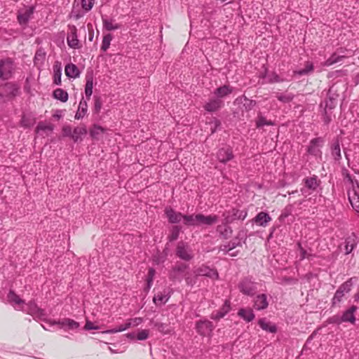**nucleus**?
Segmentation results:
<instances>
[{
	"mask_svg": "<svg viewBox=\"0 0 359 359\" xmlns=\"http://www.w3.org/2000/svg\"><path fill=\"white\" fill-rule=\"evenodd\" d=\"M216 231L224 239L230 238L233 233V229L229 226V224H224V220H222V224L217 226Z\"/></svg>",
	"mask_w": 359,
	"mask_h": 359,
	"instance_id": "nucleus-25",
	"label": "nucleus"
},
{
	"mask_svg": "<svg viewBox=\"0 0 359 359\" xmlns=\"http://www.w3.org/2000/svg\"><path fill=\"white\" fill-rule=\"evenodd\" d=\"M218 217L216 215H205L202 213L184 215L183 224L187 227L209 226L217 223Z\"/></svg>",
	"mask_w": 359,
	"mask_h": 359,
	"instance_id": "nucleus-1",
	"label": "nucleus"
},
{
	"mask_svg": "<svg viewBox=\"0 0 359 359\" xmlns=\"http://www.w3.org/2000/svg\"><path fill=\"white\" fill-rule=\"evenodd\" d=\"M358 243V239L355 233H353L351 236H348L345 240V254H350L356 247Z\"/></svg>",
	"mask_w": 359,
	"mask_h": 359,
	"instance_id": "nucleus-27",
	"label": "nucleus"
},
{
	"mask_svg": "<svg viewBox=\"0 0 359 359\" xmlns=\"http://www.w3.org/2000/svg\"><path fill=\"white\" fill-rule=\"evenodd\" d=\"M325 140L321 137H315L309 142L306 148V152L316 158H322L321 148L324 144Z\"/></svg>",
	"mask_w": 359,
	"mask_h": 359,
	"instance_id": "nucleus-8",
	"label": "nucleus"
},
{
	"mask_svg": "<svg viewBox=\"0 0 359 359\" xmlns=\"http://www.w3.org/2000/svg\"><path fill=\"white\" fill-rule=\"evenodd\" d=\"M231 310V304L229 300H225L222 306L218 310L211 314V319L219 320L224 318Z\"/></svg>",
	"mask_w": 359,
	"mask_h": 359,
	"instance_id": "nucleus-21",
	"label": "nucleus"
},
{
	"mask_svg": "<svg viewBox=\"0 0 359 359\" xmlns=\"http://www.w3.org/2000/svg\"><path fill=\"white\" fill-rule=\"evenodd\" d=\"M70 32L67 34V42L68 46L74 49L80 48L79 41L78 39L77 29L75 25H69Z\"/></svg>",
	"mask_w": 359,
	"mask_h": 359,
	"instance_id": "nucleus-16",
	"label": "nucleus"
},
{
	"mask_svg": "<svg viewBox=\"0 0 359 359\" xmlns=\"http://www.w3.org/2000/svg\"><path fill=\"white\" fill-rule=\"evenodd\" d=\"M328 323L332 324H340L343 322L341 321V317L339 318L337 316H334L328 319Z\"/></svg>",
	"mask_w": 359,
	"mask_h": 359,
	"instance_id": "nucleus-64",
	"label": "nucleus"
},
{
	"mask_svg": "<svg viewBox=\"0 0 359 359\" xmlns=\"http://www.w3.org/2000/svg\"><path fill=\"white\" fill-rule=\"evenodd\" d=\"M35 7L34 6L26 7L18 11L17 20L21 26H27L34 13Z\"/></svg>",
	"mask_w": 359,
	"mask_h": 359,
	"instance_id": "nucleus-10",
	"label": "nucleus"
},
{
	"mask_svg": "<svg viewBox=\"0 0 359 359\" xmlns=\"http://www.w3.org/2000/svg\"><path fill=\"white\" fill-rule=\"evenodd\" d=\"M112 38H113V36L111 34H105L103 36L102 45H101V48H100L102 51L105 52L107 50V49L109 48Z\"/></svg>",
	"mask_w": 359,
	"mask_h": 359,
	"instance_id": "nucleus-48",
	"label": "nucleus"
},
{
	"mask_svg": "<svg viewBox=\"0 0 359 359\" xmlns=\"http://www.w3.org/2000/svg\"><path fill=\"white\" fill-rule=\"evenodd\" d=\"M51 325H57L60 329L65 330H76L79 328L80 324L71 318H62L58 320H53L50 322Z\"/></svg>",
	"mask_w": 359,
	"mask_h": 359,
	"instance_id": "nucleus-13",
	"label": "nucleus"
},
{
	"mask_svg": "<svg viewBox=\"0 0 359 359\" xmlns=\"http://www.w3.org/2000/svg\"><path fill=\"white\" fill-rule=\"evenodd\" d=\"M189 266L182 262H177L168 272V278L172 282L180 283L187 275Z\"/></svg>",
	"mask_w": 359,
	"mask_h": 359,
	"instance_id": "nucleus-3",
	"label": "nucleus"
},
{
	"mask_svg": "<svg viewBox=\"0 0 359 359\" xmlns=\"http://www.w3.org/2000/svg\"><path fill=\"white\" fill-rule=\"evenodd\" d=\"M62 67L59 62H55L53 65V83L56 85H61Z\"/></svg>",
	"mask_w": 359,
	"mask_h": 359,
	"instance_id": "nucleus-35",
	"label": "nucleus"
},
{
	"mask_svg": "<svg viewBox=\"0 0 359 359\" xmlns=\"http://www.w3.org/2000/svg\"><path fill=\"white\" fill-rule=\"evenodd\" d=\"M165 214L168 218V222L170 224H178L182 219L183 220L184 215V214L177 212L172 208H166Z\"/></svg>",
	"mask_w": 359,
	"mask_h": 359,
	"instance_id": "nucleus-19",
	"label": "nucleus"
},
{
	"mask_svg": "<svg viewBox=\"0 0 359 359\" xmlns=\"http://www.w3.org/2000/svg\"><path fill=\"white\" fill-rule=\"evenodd\" d=\"M243 107L246 111H250L256 105L255 100H250L245 95L243 96Z\"/></svg>",
	"mask_w": 359,
	"mask_h": 359,
	"instance_id": "nucleus-52",
	"label": "nucleus"
},
{
	"mask_svg": "<svg viewBox=\"0 0 359 359\" xmlns=\"http://www.w3.org/2000/svg\"><path fill=\"white\" fill-rule=\"evenodd\" d=\"M176 255L181 259L189 262L194 257L191 250L187 244L180 242L175 250Z\"/></svg>",
	"mask_w": 359,
	"mask_h": 359,
	"instance_id": "nucleus-14",
	"label": "nucleus"
},
{
	"mask_svg": "<svg viewBox=\"0 0 359 359\" xmlns=\"http://www.w3.org/2000/svg\"><path fill=\"white\" fill-rule=\"evenodd\" d=\"M104 132V128L97 124H94L93 128L90 130V136L94 138L97 139V136Z\"/></svg>",
	"mask_w": 359,
	"mask_h": 359,
	"instance_id": "nucleus-53",
	"label": "nucleus"
},
{
	"mask_svg": "<svg viewBox=\"0 0 359 359\" xmlns=\"http://www.w3.org/2000/svg\"><path fill=\"white\" fill-rule=\"evenodd\" d=\"M224 107V102L217 98L213 97L210 98L208 102H207L203 108L205 111L208 112H215Z\"/></svg>",
	"mask_w": 359,
	"mask_h": 359,
	"instance_id": "nucleus-18",
	"label": "nucleus"
},
{
	"mask_svg": "<svg viewBox=\"0 0 359 359\" xmlns=\"http://www.w3.org/2000/svg\"><path fill=\"white\" fill-rule=\"evenodd\" d=\"M344 57L343 55H339L336 53H334L327 60H326L322 65L325 67L331 66L335 63H337Z\"/></svg>",
	"mask_w": 359,
	"mask_h": 359,
	"instance_id": "nucleus-44",
	"label": "nucleus"
},
{
	"mask_svg": "<svg viewBox=\"0 0 359 359\" xmlns=\"http://www.w3.org/2000/svg\"><path fill=\"white\" fill-rule=\"evenodd\" d=\"M198 276L196 274L194 276L190 273L189 271L187 273L186 276L184 277L186 284L188 286L193 287L197 283Z\"/></svg>",
	"mask_w": 359,
	"mask_h": 359,
	"instance_id": "nucleus-51",
	"label": "nucleus"
},
{
	"mask_svg": "<svg viewBox=\"0 0 359 359\" xmlns=\"http://www.w3.org/2000/svg\"><path fill=\"white\" fill-rule=\"evenodd\" d=\"M54 129V126L53 124H45L43 122H39L36 126V132L39 133L40 131H48L52 132Z\"/></svg>",
	"mask_w": 359,
	"mask_h": 359,
	"instance_id": "nucleus-50",
	"label": "nucleus"
},
{
	"mask_svg": "<svg viewBox=\"0 0 359 359\" xmlns=\"http://www.w3.org/2000/svg\"><path fill=\"white\" fill-rule=\"evenodd\" d=\"M102 20L103 28L107 31H114L121 27V25L118 23H114L115 20L112 18L108 19L104 16H102Z\"/></svg>",
	"mask_w": 359,
	"mask_h": 359,
	"instance_id": "nucleus-31",
	"label": "nucleus"
},
{
	"mask_svg": "<svg viewBox=\"0 0 359 359\" xmlns=\"http://www.w3.org/2000/svg\"><path fill=\"white\" fill-rule=\"evenodd\" d=\"M342 175L345 180H346L349 183H354L353 178L349 173L348 170L346 168H343L341 171Z\"/></svg>",
	"mask_w": 359,
	"mask_h": 359,
	"instance_id": "nucleus-60",
	"label": "nucleus"
},
{
	"mask_svg": "<svg viewBox=\"0 0 359 359\" xmlns=\"http://www.w3.org/2000/svg\"><path fill=\"white\" fill-rule=\"evenodd\" d=\"M258 324L260 327L270 333H276L277 332V327L276 325L271 324L270 322L266 320L265 318H261L258 321Z\"/></svg>",
	"mask_w": 359,
	"mask_h": 359,
	"instance_id": "nucleus-37",
	"label": "nucleus"
},
{
	"mask_svg": "<svg viewBox=\"0 0 359 359\" xmlns=\"http://www.w3.org/2000/svg\"><path fill=\"white\" fill-rule=\"evenodd\" d=\"M218 161L224 164L231 161L234 158L233 149L230 147L220 148L217 153Z\"/></svg>",
	"mask_w": 359,
	"mask_h": 359,
	"instance_id": "nucleus-17",
	"label": "nucleus"
},
{
	"mask_svg": "<svg viewBox=\"0 0 359 359\" xmlns=\"http://www.w3.org/2000/svg\"><path fill=\"white\" fill-rule=\"evenodd\" d=\"M348 198L353 208L357 212H359V192H356L355 190L349 191L348 192Z\"/></svg>",
	"mask_w": 359,
	"mask_h": 359,
	"instance_id": "nucleus-32",
	"label": "nucleus"
},
{
	"mask_svg": "<svg viewBox=\"0 0 359 359\" xmlns=\"http://www.w3.org/2000/svg\"><path fill=\"white\" fill-rule=\"evenodd\" d=\"M276 97L283 103H289L292 101L294 95L292 93H277Z\"/></svg>",
	"mask_w": 359,
	"mask_h": 359,
	"instance_id": "nucleus-47",
	"label": "nucleus"
},
{
	"mask_svg": "<svg viewBox=\"0 0 359 359\" xmlns=\"http://www.w3.org/2000/svg\"><path fill=\"white\" fill-rule=\"evenodd\" d=\"M131 325H132L131 322H127L124 325H121L120 326H118L117 327L103 331L102 333L114 334V333H116V332H123V331H125V330H128V328H130L131 327Z\"/></svg>",
	"mask_w": 359,
	"mask_h": 359,
	"instance_id": "nucleus-46",
	"label": "nucleus"
},
{
	"mask_svg": "<svg viewBox=\"0 0 359 359\" xmlns=\"http://www.w3.org/2000/svg\"><path fill=\"white\" fill-rule=\"evenodd\" d=\"M157 330L163 333H167L168 332V325L166 324L162 323H157L155 325Z\"/></svg>",
	"mask_w": 359,
	"mask_h": 359,
	"instance_id": "nucleus-62",
	"label": "nucleus"
},
{
	"mask_svg": "<svg viewBox=\"0 0 359 359\" xmlns=\"http://www.w3.org/2000/svg\"><path fill=\"white\" fill-rule=\"evenodd\" d=\"M304 187L300 189L301 194L307 197L311 193L316 191L321 184V181L317 175L306 177L303 180Z\"/></svg>",
	"mask_w": 359,
	"mask_h": 359,
	"instance_id": "nucleus-6",
	"label": "nucleus"
},
{
	"mask_svg": "<svg viewBox=\"0 0 359 359\" xmlns=\"http://www.w3.org/2000/svg\"><path fill=\"white\" fill-rule=\"evenodd\" d=\"M297 245H298V248L300 251V259L301 260H303L306 258L309 259L310 257L313 256L311 254H307L306 250L302 248L300 243H298Z\"/></svg>",
	"mask_w": 359,
	"mask_h": 359,
	"instance_id": "nucleus-56",
	"label": "nucleus"
},
{
	"mask_svg": "<svg viewBox=\"0 0 359 359\" xmlns=\"http://www.w3.org/2000/svg\"><path fill=\"white\" fill-rule=\"evenodd\" d=\"M238 316L246 322L249 323L254 320L255 316L251 309H240L238 311Z\"/></svg>",
	"mask_w": 359,
	"mask_h": 359,
	"instance_id": "nucleus-34",
	"label": "nucleus"
},
{
	"mask_svg": "<svg viewBox=\"0 0 359 359\" xmlns=\"http://www.w3.org/2000/svg\"><path fill=\"white\" fill-rule=\"evenodd\" d=\"M6 95L9 97H15L20 95V88L15 83H6L4 85Z\"/></svg>",
	"mask_w": 359,
	"mask_h": 359,
	"instance_id": "nucleus-26",
	"label": "nucleus"
},
{
	"mask_svg": "<svg viewBox=\"0 0 359 359\" xmlns=\"http://www.w3.org/2000/svg\"><path fill=\"white\" fill-rule=\"evenodd\" d=\"M86 83L85 86V95L88 100L90 99L93 88V76L92 74H87L86 76Z\"/></svg>",
	"mask_w": 359,
	"mask_h": 359,
	"instance_id": "nucleus-36",
	"label": "nucleus"
},
{
	"mask_svg": "<svg viewBox=\"0 0 359 359\" xmlns=\"http://www.w3.org/2000/svg\"><path fill=\"white\" fill-rule=\"evenodd\" d=\"M271 219L269 213L260 212L253 218L252 222L258 226L265 227Z\"/></svg>",
	"mask_w": 359,
	"mask_h": 359,
	"instance_id": "nucleus-23",
	"label": "nucleus"
},
{
	"mask_svg": "<svg viewBox=\"0 0 359 359\" xmlns=\"http://www.w3.org/2000/svg\"><path fill=\"white\" fill-rule=\"evenodd\" d=\"M196 330L201 336H206L214 329L212 323L208 320H201L196 323Z\"/></svg>",
	"mask_w": 359,
	"mask_h": 359,
	"instance_id": "nucleus-15",
	"label": "nucleus"
},
{
	"mask_svg": "<svg viewBox=\"0 0 359 359\" xmlns=\"http://www.w3.org/2000/svg\"><path fill=\"white\" fill-rule=\"evenodd\" d=\"M168 299L169 296L160 292L154 297L153 301L156 305H161L165 304Z\"/></svg>",
	"mask_w": 359,
	"mask_h": 359,
	"instance_id": "nucleus-49",
	"label": "nucleus"
},
{
	"mask_svg": "<svg viewBox=\"0 0 359 359\" xmlns=\"http://www.w3.org/2000/svg\"><path fill=\"white\" fill-rule=\"evenodd\" d=\"M269 306L267 295L266 294H260L256 296L254 299V308L260 311L266 309Z\"/></svg>",
	"mask_w": 359,
	"mask_h": 359,
	"instance_id": "nucleus-24",
	"label": "nucleus"
},
{
	"mask_svg": "<svg viewBox=\"0 0 359 359\" xmlns=\"http://www.w3.org/2000/svg\"><path fill=\"white\" fill-rule=\"evenodd\" d=\"M182 230V226L179 225H174L170 229V234L168 236V240L170 242L176 241L180 236V233Z\"/></svg>",
	"mask_w": 359,
	"mask_h": 359,
	"instance_id": "nucleus-45",
	"label": "nucleus"
},
{
	"mask_svg": "<svg viewBox=\"0 0 359 359\" xmlns=\"http://www.w3.org/2000/svg\"><path fill=\"white\" fill-rule=\"evenodd\" d=\"M255 125L257 128H262L265 126H274L275 123L271 120H267L261 112L257 114V117L255 121Z\"/></svg>",
	"mask_w": 359,
	"mask_h": 359,
	"instance_id": "nucleus-39",
	"label": "nucleus"
},
{
	"mask_svg": "<svg viewBox=\"0 0 359 359\" xmlns=\"http://www.w3.org/2000/svg\"><path fill=\"white\" fill-rule=\"evenodd\" d=\"M21 311L32 316L35 320H46L47 314L44 309L38 306L35 300H31L25 304V308L22 306L20 309Z\"/></svg>",
	"mask_w": 359,
	"mask_h": 359,
	"instance_id": "nucleus-2",
	"label": "nucleus"
},
{
	"mask_svg": "<svg viewBox=\"0 0 359 359\" xmlns=\"http://www.w3.org/2000/svg\"><path fill=\"white\" fill-rule=\"evenodd\" d=\"M329 109L324 107L323 119L325 124L328 125L332 121L331 114L328 113Z\"/></svg>",
	"mask_w": 359,
	"mask_h": 359,
	"instance_id": "nucleus-57",
	"label": "nucleus"
},
{
	"mask_svg": "<svg viewBox=\"0 0 359 359\" xmlns=\"http://www.w3.org/2000/svg\"><path fill=\"white\" fill-rule=\"evenodd\" d=\"M194 273L196 276H206L213 280L219 278L218 272L215 269L210 268L204 264L196 267Z\"/></svg>",
	"mask_w": 359,
	"mask_h": 359,
	"instance_id": "nucleus-12",
	"label": "nucleus"
},
{
	"mask_svg": "<svg viewBox=\"0 0 359 359\" xmlns=\"http://www.w3.org/2000/svg\"><path fill=\"white\" fill-rule=\"evenodd\" d=\"M233 91V88L229 85H223L219 88H217L214 90V95L216 97L222 100V98L228 96L231 94Z\"/></svg>",
	"mask_w": 359,
	"mask_h": 359,
	"instance_id": "nucleus-28",
	"label": "nucleus"
},
{
	"mask_svg": "<svg viewBox=\"0 0 359 359\" xmlns=\"http://www.w3.org/2000/svg\"><path fill=\"white\" fill-rule=\"evenodd\" d=\"M245 235L243 231H241L238 233L237 236L233 238L231 241L228 242L229 245L231 248L232 250L235 249L237 247L242 246L243 243H245Z\"/></svg>",
	"mask_w": 359,
	"mask_h": 359,
	"instance_id": "nucleus-30",
	"label": "nucleus"
},
{
	"mask_svg": "<svg viewBox=\"0 0 359 359\" xmlns=\"http://www.w3.org/2000/svg\"><path fill=\"white\" fill-rule=\"evenodd\" d=\"M62 135L64 137H69L72 138V128L69 126H65L62 128Z\"/></svg>",
	"mask_w": 359,
	"mask_h": 359,
	"instance_id": "nucleus-61",
	"label": "nucleus"
},
{
	"mask_svg": "<svg viewBox=\"0 0 359 359\" xmlns=\"http://www.w3.org/2000/svg\"><path fill=\"white\" fill-rule=\"evenodd\" d=\"M239 291L248 296H254L257 292V283L252 280L250 278H243L238 284Z\"/></svg>",
	"mask_w": 359,
	"mask_h": 359,
	"instance_id": "nucleus-7",
	"label": "nucleus"
},
{
	"mask_svg": "<svg viewBox=\"0 0 359 359\" xmlns=\"http://www.w3.org/2000/svg\"><path fill=\"white\" fill-rule=\"evenodd\" d=\"M20 125L25 128H28L33 125V122L29 116L23 114L20 120Z\"/></svg>",
	"mask_w": 359,
	"mask_h": 359,
	"instance_id": "nucleus-54",
	"label": "nucleus"
},
{
	"mask_svg": "<svg viewBox=\"0 0 359 359\" xmlns=\"http://www.w3.org/2000/svg\"><path fill=\"white\" fill-rule=\"evenodd\" d=\"M263 79H266V83H282L286 81L285 79L281 78L278 74L275 72H271V74H266V71L264 74L261 76Z\"/></svg>",
	"mask_w": 359,
	"mask_h": 359,
	"instance_id": "nucleus-33",
	"label": "nucleus"
},
{
	"mask_svg": "<svg viewBox=\"0 0 359 359\" xmlns=\"http://www.w3.org/2000/svg\"><path fill=\"white\" fill-rule=\"evenodd\" d=\"M353 285V278H351L342 283L338 287L331 300V307L333 308L339 305V304L342 302L345 294L349 293L351 290Z\"/></svg>",
	"mask_w": 359,
	"mask_h": 359,
	"instance_id": "nucleus-4",
	"label": "nucleus"
},
{
	"mask_svg": "<svg viewBox=\"0 0 359 359\" xmlns=\"http://www.w3.org/2000/svg\"><path fill=\"white\" fill-rule=\"evenodd\" d=\"M87 111H88L87 102L82 99L79 103V109L75 114V118L77 120L82 118L86 115Z\"/></svg>",
	"mask_w": 359,
	"mask_h": 359,
	"instance_id": "nucleus-41",
	"label": "nucleus"
},
{
	"mask_svg": "<svg viewBox=\"0 0 359 359\" xmlns=\"http://www.w3.org/2000/svg\"><path fill=\"white\" fill-rule=\"evenodd\" d=\"M314 70V66L313 62L306 61L304 64V68L299 70L294 71V74L303 76L311 74Z\"/></svg>",
	"mask_w": 359,
	"mask_h": 359,
	"instance_id": "nucleus-38",
	"label": "nucleus"
},
{
	"mask_svg": "<svg viewBox=\"0 0 359 359\" xmlns=\"http://www.w3.org/2000/svg\"><path fill=\"white\" fill-rule=\"evenodd\" d=\"M13 69L12 59L7 57L0 60V79L1 80L9 79L12 76Z\"/></svg>",
	"mask_w": 359,
	"mask_h": 359,
	"instance_id": "nucleus-9",
	"label": "nucleus"
},
{
	"mask_svg": "<svg viewBox=\"0 0 359 359\" xmlns=\"http://www.w3.org/2000/svg\"><path fill=\"white\" fill-rule=\"evenodd\" d=\"M53 97L55 100H58L62 102H65L68 100V93L67 91L62 88H57L53 93Z\"/></svg>",
	"mask_w": 359,
	"mask_h": 359,
	"instance_id": "nucleus-42",
	"label": "nucleus"
},
{
	"mask_svg": "<svg viewBox=\"0 0 359 359\" xmlns=\"http://www.w3.org/2000/svg\"><path fill=\"white\" fill-rule=\"evenodd\" d=\"M87 134V129L85 126L83 127H76L72 135V139L74 142H77L79 140H81V136Z\"/></svg>",
	"mask_w": 359,
	"mask_h": 359,
	"instance_id": "nucleus-43",
	"label": "nucleus"
},
{
	"mask_svg": "<svg viewBox=\"0 0 359 359\" xmlns=\"http://www.w3.org/2000/svg\"><path fill=\"white\" fill-rule=\"evenodd\" d=\"M339 93L334 85H332L328 90L327 93V99L325 100V107L332 110L334 109L337 104Z\"/></svg>",
	"mask_w": 359,
	"mask_h": 359,
	"instance_id": "nucleus-11",
	"label": "nucleus"
},
{
	"mask_svg": "<svg viewBox=\"0 0 359 359\" xmlns=\"http://www.w3.org/2000/svg\"><path fill=\"white\" fill-rule=\"evenodd\" d=\"M332 158L335 162H339L341 158L340 142L339 138L332 140L330 146Z\"/></svg>",
	"mask_w": 359,
	"mask_h": 359,
	"instance_id": "nucleus-20",
	"label": "nucleus"
},
{
	"mask_svg": "<svg viewBox=\"0 0 359 359\" xmlns=\"http://www.w3.org/2000/svg\"><path fill=\"white\" fill-rule=\"evenodd\" d=\"M95 0H81V4L82 8L86 11L88 12L90 11L94 5Z\"/></svg>",
	"mask_w": 359,
	"mask_h": 359,
	"instance_id": "nucleus-55",
	"label": "nucleus"
},
{
	"mask_svg": "<svg viewBox=\"0 0 359 359\" xmlns=\"http://www.w3.org/2000/svg\"><path fill=\"white\" fill-rule=\"evenodd\" d=\"M149 332L148 330H142L137 334V339L140 341L147 339L149 337Z\"/></svg>",
	"mask_w": 359,
	"mask_h": 359,
	"instance_id": "nucleus-58",
	"label": "nucleus"
},
{
	"mask_svg": "<svg viewBox=\"0 0 359 359\" xmlns=\"http://www.w3.org/2000/svg\"><path fill=\"white\" fill-rule=\"evenodd\" d=\"M8 301L12 304L24 305L25 301L22 299L13 290H11L7 294Z\"/></svg>",
	"mask_w": 359,
	"mask_h": 359,
	"instance_id": "nucleus-40",
	"label": "nucleus"
},
{
	"mask_svg": "<svg viewBox=\"0 0 359 359\" xmlns=\"http://www.w3.org/2000/svg\"><path fill=\"white\" fill-rule=\"evenodd\" d=\"M247 215L248 210L246 209L240 210L236 208H233L222 213L224 223L229 224L236 220H244Z\"/></svg>",
	"mask_w": 359,
	"mask_h": 359,
	"instance_id": "nucleus-5",
	"label": "nucleus"
},
{
	"mask_svg": "<svg viewBox=\"0 0 359 359\" xmlns=\"http://www.w3.org/2000/svg\"><path fill=\"white\" fill-rule=\"evenodd\" d=\"M358 310V306L353 305L349 309L344 311L341 316V321L343 323H351L355 324V312Z\"/></svg>",
	"mask_w": 359,
	"mask_h": 359,
	"instance_id": "nucleus-22",
	"label": "nucleus"
},
{
	"mask_svg": "<svg viewBox=\"0 0 359 359\" xmlns=\"http://www.w3.org/2000/svg\"><path fill=\"white\" fill-rule=\"evenodd\" d=\"M232 250L229 243L221 245L219 247V251L224 252V255L229 253Z\"/></svg>",
	"mask_w": 359,
	"mask_h": 359,
	"instance_id": "nucleus-63",
	"label": "nucleus"
},
{
	"mask_svg": "<svg viewBox=\"0 0 359 359\" xmlns=\"http://www.w3.org/2000/svg\"><path fill=\"white\" fill-rule=\"evenodd\" d=\"M65 72L66 76L68 78H72V79H76V78L79 77L80 74H81L78 67L73 63H69V64L65 66Z\"/></svg>",
	"mask_w": 359,
	"mask_h": 359,
	"instance_id": "nucleus-29",
	"label": "nucleus"
},
{
	"mask_svg": "<svg viewBox=\"0 0 359 359\" xmlns=\"http://www.w3.org/2000/svg\"><path fill=\"white\" fill-rule=\"evenodd\" d=\"M102 105V102L101 98L99 97H95V102H94V111L95 113H99Z\"/></svg>",
	"mask_w": 359,
	"mask_h": 359,
	"instance_id": "nucleus-59",
	"label": "nucleus"
}]
</instances>
